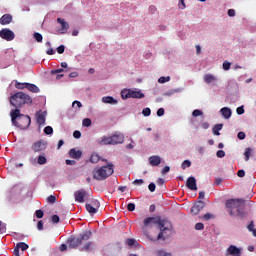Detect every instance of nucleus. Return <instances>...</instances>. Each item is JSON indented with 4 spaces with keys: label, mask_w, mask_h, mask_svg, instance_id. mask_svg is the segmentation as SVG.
<instances>
[{
    "label": "nucleus",
    "mask_w": 256,
    "mask_h": 256,
    "mask_svg": "<svg viewBox=\"0 0 256 256\" xmlns=\"http://www.w3.org/2000/svg\"><path fill=\"white\" fill-rule=\"evenodd\" d=\"M12 123L19 129H28L31 125V117L21 114L20 109H15L10 112Z\"/></svg>",
    "instance_id": "f257e3e1"
},
{
    "label": "nucleus",
    "mask_w": 256,
    "mask_h": 256,
    "mask_svg": "<svg viewBox=\"0 0 256 256\" xmlns=\"http://www.w3.org/2000/svg\"><path fill=\"white\" fill-rule=\"evenodd\" d=\"M159 225L160 227V233L157 236V239H163L165 240V237H163V232L167 231V227H165V220H159L157 222V219L155 217H148L146 219H144L143 221V227H142V231L144 233V235H146V237H148L147 234V227H153V225Z\"/></svg>",
    "instance_id": "f03ea898"
},
{
    "label": "nucleus",
    "mask_w": 256,
    "mask_h": 256,
    "mask_svg": "<svg viewBox=\"0 0 256 256\" xmlns=\"http://www.w3.org/2000/svg\"><path fill=\"white\" fill-rule=\"evenodd\" d=\"M10 103L12 107L16 109H21L24 105H31L33 103V99L29 94H25L24 92H17L10 98Z\"/></svg>",
    "instance_id": "7ed1b4c3"
},
{
    "label": "nucleus",
    "mask_w": 256,
    "mask_h": 256,
    "mask_svg": "<svg viewBox=\"0 0 256 256\" xmlns=\"http://www.w3.org/2000/svg\"><path fill=\"white\" fill-rule=\"evenodd\" d=\"M91 235V231H85L78 236H71L70 238L67 239L66 243L69 249H77L79 245H83L85 241H89V239H91Z\"/></svg>",
    "instance_id": "20e7f679"
},
{
    "label": "nucleus",
    "mask_w": 256,
    "mask_h": 256,
    "mask_svg": "<svg viewBox=\"0 0 256 256\" xmlns=\"http://www.w3.org/2000/svg\"><path fill=\"white\" fill-rule=\"evenodd\" d=\"M113 171V164L102 166L93 171V179H96V181H105L107 177H111Z\"/></svg>",
    "instance_id": "39448f33"
},
{
    "label": "nucleus",
    "mask_w": 256,
    "mask_h": 256,
    "mask_svg": "<svg viewBox=\"0 0 256 256\" xmlns=\"http://www.w3.org/2000/svg\"><path fill=\"white\" fill-rule=\"evenodd\" d=\"M125 141V135L123 133L115 132L112 136L102 137L101 141H99L100 145H119L121 143H124Z\"/></svg>",
    "instance_id": "423d86ee"
},
{
    "label": "nucleus",
    "mask_w": 256,
    "mask_h": 256,
    "mask_svg": "<svg viewBox=\"0 0 256 256\" xmlns=\"http://www.w3.org/2000/svg\"><path fill=\"white\" fill-rule=\"evenodd\" d=\"M243 205H245V200L243 199H230L226 201V209L231 217L235 215V209L237 211L240 207H243Z\"/></svg>",
    "instance_id": "0eeeda50"
},
{
    "label": "nucleus",
    "mask_w": 256,
    "mask_h": 256,
    "mask_svg": "<svg viewBox=\"0 0 256 256\" xmlns=\"http://www.w3.org/2000/svg\"><path fill=\"white\" fill-rule=\"evenodd\" d=\"M31 149L34 153L45 151L47 149V142L45 140H38L32 144Z\"/></svg>",
    "instance_id": "6e6552de"
},
{
    "label": "nucleus",
    "mask_w": 256,
    "mask_h": 256,
    "mask_svg": "<svg viewBox=\"0 0 256 256\" xmlns=\"http://www.w3.org/2000/svg\"><path fill=\"white\" fill-rule=\"evenodd\" d=\"M0 37L1 39H5V41H13L15 39V33L9 30V28H3L0 31Z\"/></svg>",
    "instance_id": "1a4fd4ad"
},
{
    "label": "nucleus",
    "mask_w": 256,
    "mask_h": 256,
    "mask_svg": "<svg viewBox=\"0 0 256 256\" xmlns=\"http://www.w3.org/2000/svg\"><path fill=\"white\" fill-rule=\"evenodd\" d=\"M85 197H87V190L80 189L74 192V199L76 203H85Z\"/></svg>",
    "instance_id": "9d476101"
},
{
    "label": "nucleus",
    "mask_w": 256,
    "mask_h": 256,
    "mask_svg": "<svg viewBox=\"0 0 256 256\" xmlns=\"http://www.w3.org/2000/svg\"><path fill=\"white\" fill-rule=\"evenodd\" d=\"M203 209H205V203L200 200L192 206L191 213L194 215H199Z\"/></svg>",
    "instance_id": "9b49d317"
},
{
    "label": "nucleus",
    "mask_w": 256,
    "mask_h": 256,
    "mask_svg": "<svg viewBox=\"0 0 256 256\" xmlns=\"http://www.w3.org/2000/svg\"><path fill=\"white\" fill-rule=\"evenodd\" d=\"M46 117H47V111H38L36 113V123L38 125H45Z\"/></svg>",
    "instance_id": "f8f14e48"
},
{
    "label": "nucleus",
    "mask_w": 256,
    "mask_h": 256,
    "mask_svg": "<svg viewBox=\"0 0 256 256\" xmlns=\"http://www.w3.org/2000/svg\"><path fill=\"white\" fill-rule=\"evenodd\" d=\"M186 187L190 189V191H197V179L191 176L186 181Z\"/></svg>",
    "instance_id": "ddd939ff"
},
{
    "label": "nucleus",
    "mask_w": 256,
    "mask_h": 256,
    "mask_svg": "<svg viewBox=\"0 0 256 256\" xmlns=\"http://www.w3.org/2000/svg\"><path fill=\"white\" fill-rule=\"evenodd\" d=\"M226 255H231V256H241V249H239L235 245H230L227 249V254Z\"/></svg>",
    "instance_id": "4468645a"
},
{
    "label": "nucleus",
    "mask_w": 256,
    "mask_h": 256,
    "mask_svg": "<svg viewBox=\"0 0 256 256\" xmlns=\"http://www.w3.org/2000/svg\"><path fill=\"white\" fill-rule=\"evenodd\" d=\"M82 156H83V152H81V150H77V149H75V148H72V149H70V151H69V157H70L71 159H77V160H79V159H81Z\"/></svg>",
    "instance_id": "2eb2a0df"
},
{
    "label": "nucleus",
    "mask_w": 256,
    "mask_h": 256,
    "mask_svg": "<svg viewBox=\"0 0 256 256\" xmlns=\"http://www.w3.org/2000/svg\"><path fill=\"white\" fill-rule=\"evenodd\" d=\"M57 23L61 24L60 32L67 33L69 31V22L65 21L63 18H58Z\"/></svg>",
    "instance_id": "dca6fc26"
},
{
    "label": "nucleus",
    "mask_w": 256,
    "mask_h": 256,
    "mask_svg": "<svg viewBox=\"0 0 256 256\" xmlns=\"http://www.w3.org/2000/svg\"><path fill=\"white\" fill-rule=\"evenodd\" d=\"M148 161L152 167H157V166L161 165V157H159L157 155L150 156Z\"/></svg>",
    "instance_id": "f3484780"
},
{
    "label": "nucleus",
    "mask_w": 256,
    "mask_h": 256,
    "mask_svg": "<svg viewBox=\"0 0 256 256\" xmlns=\"http://www.w3.org/2000/svg\"><path fill=\"white\" fill-rule=\"evenodd\" d=\"M143 97H145V94L141 90H130V99H143Z\"/></svg>",
    "instance_id": "a211bd4d"
},
{
    "label": "nucleus",
    "mask_w": 256,
    "mask_h": 256,
    "mask_svg": "<svg viewBox=\"0 0 256 256\" xmlns=\"http://www.w3.org/2000/svg\"><path fill=\"white\" fill-rule=\"evenodd\" d=\"M204 83H207V85H210V83H217V76L213 74L204 75Z\"/></svg>",
    "instance_id": "6ab92c4d"
},
{
    "label": "nucleus",
    "mask_w": 256,
    "mask_h": 256,
    "mask_svg": "<svg viewBox=\"0 0 256 256\" xmlns=\"http://www.w3.org/2000/svg\"><path fill=\"white\" fill-rule=\"evenodd\" d=\"M102 103L108 105H117L118 101L115 98H113V96H104L102 97Z\"/></svg>",
    "instance_id": "aec40b11"
},
{
    "label": "nucleus",
    "mask_w": 256,
    "mask_h": 256,
    "mask_svg": "<svg viewBox=\"0 0 256 256\" xmlns=\"http://www.w3.org/2000/svg\"><path fill=\"white\" fill-rule=\"evenodd\" d=\"M11 21H13V16H11V14H4L0 18V23L2 25H9V23H11Z\"/></svg>",
    "instance_id": "412c9836"
},
{
    "label": "nucleus",
    "mask_w": 256,
    "mask_h": 256,
    "mask_svg": "<svg viewBox=\"0 0 256 256\" xmlns=\"http://www.w3.org/2000/svg\"><path fill=\"white\" fill-rule=\"evenodd\" d=\"M220 113L224 119H231L232 112L229 107L221 108Z\"/></svg>",
    "instance_id": "4be33fe9"
},
{
    "label": "nucleus",
    "mask_w": 256,
    "mask_h": 256,
    "mask_svg": "<svg viewBox=\"0 0 256 256\" xmlns=\"http://www.w3.org/2000/svg\"><path fill=\"white\" fill-rule=\"evenodd\" d=\"M26 89L30 91L31 93H39L40 89L37 85L28 83L26 86Z\"/></svg>",
    "instance_id": "5701e85b"
},
{
    "label": "nucleus",
    "mask_w": 256,
    "mask_h": 256,
    "mask_svg": "<svg viewBox=\"0 0 256 256\" xmlns=\"http://www.w3.org/2000/svg\"><path fill=\"white\" fill-rule=\"evenodd\" d=\"M221 129H223V124H216L213 128H212V133L213 135H221V133L219 131H221Z\"/></svg>",
    "instance_id": "b1692460"
},
{
    "label": "nucleus",
    "mask_w": 256,
    "mask_h": 256,
    "mask_svg": "<svg viewBox=\"0 0 256 256\" xmlns=\"http://www.w3.org/2000/svg\"><path fill=\"white\" fill-rule=\"evenodd\" d=\"M122 99H131V89H125L121 91Z\"/></svg>",
    "instance_id": "393cba45"
},
{
    "label": "nucleus",
    "mask_w": 256,
    "mask_h": 256,
    "mask_svg": "<svg viewBox=\"0 0 256 256\" xmlns=\"http://www.w3.org/2000/svg\"><path fill=\"white\" fill-rule=\"evenodd\" d=\"M253 153V150L248 147V148H245V151H244V160L245 161H249V159L251 158V154Z\"/></svg>",
    "instance_id": "a878e982"
},
{
    "label": "nucleus",
    "mask_w": 256,
    "mask_h": 256,
    "mask_svg": "<svg viewBox=\"0 0 256 256\" xmlns=\"http://www.w3.org/2000/svg\"><path fill=\"white\" fill-rule=\"evenodd\" d=\"M126 245H128V247H137V245H139V243L137 242V240H135L133 238H129L126 240Z\"/></svg>",
    "instance_id": "bb28decb"
},
{
    "label": "nucleus",
    "mask_w": 256,
    "mask_h": 256,
    "mask_svg": "<svg viewBox=\"0 0 256 256\" xmlns=\"http://www.w3.org/2000/svg\"><path fill=\"white\" fill-rule=\"evenodd\" d=\"M86 211H88V213H91L92 215H95V213H97V208L91 204H86Z\"/></svg>",
    "instance_id": "cd10ccee"
},
{
    "label": "nucleus",
    "mask_w": 256,
    "mask_h": 256,
    "mask_svg": "<svg viewBox=\"0 0 256 256\" xmlns=\"http://www.w3.org/2000/svg\"><path fill=\"white\" fill-rule=\"evenodd\" d=\"M16 247L18 249H21V251H27V249H29V245H27V243L25 242H19L16 244Z\"/></svg>",
    "instance_id": "c85d7f7f"
},
{
    "label": "nucleus",
    "mask_w": 256,
    "mask_h": 256,
    "mask_svg": "<svg viewBox=\"0 0 256 256\" xmlns=\"http://www.w3.org/2000/svg\"><path fill=\"white\" fill-rule=\"evenodd\" d=\"M199 219H203L204 221H211V219H215V215L211 213H206L203 216H200Z\"/></svg>",
    "instance_id": "c756f323"
},
{
    "label": "nucleus",
    "mask_w": 256,
    "mask_h": 256,
    "mask_svg": "<svg viewBox=\"0 0 256 256\" xmlns=\"http://www.w3.org/2000/svg\"><path fill=\"white\" fill-rule=\"evenodd\" d=\"M101 157H99V154L94 153L90 157V163H99Z\"/></svg>",
    "instance_id": "7c9ffc66"
},
{
    "label": "nucleus",
    "mask_w": 256,
    "mask_h": 256,
    "mask_svg": "<svg viewBox=\"0 0 256 256\" xmlns=\"http://www.w3.org/2000/svg\"><path fill=\"white\" fill-rule=\"evenodd\" d=\"M93 247V242H87L81 249V251H91Z\"/></svg>",
    "instance_id": "2f4dec72"
},
{
    "label": "nucleus",
    "mask_w": 256,
    "mask_h": 256,
    "mask_svg": "<svg viewBox=\"0 0 256 256\" xmlns=\"http://www.w3.org/2000/svg\"><path fill=\"white\" fill-rule=\"evenodd\" d=\"M37 163L38 165H45L47 163V158L45 156H38V159H37Z\"/></svg>",
    "instance_id": "473e14b6"
},
{
    "label": "nucleus",
    "mask_w": 256,
    "mask_h": 256,
    "mask_svg": "<svg viewBox=\"0 0 256 256\" xmlns=\"http://www.w3.org/2000/svg\"><path fill=\"white\" fill-rule=\"evenodd\" d=\"M34 39L37 41V43H41L43 41V35L39 32H35L33 34Z\"/></svg>",
    "instance_id": "72a5a7b5"
},
{
    "label": "nucleus",
    "mask_w": 256,
    "mask_h": 256,
    "mask_svg": "<svg viewBox=\"0 0 256 256\" xmlns=\"http://www.w3.org/2000/svg\"><path fill=\"white\" fill-rule=\"evenodd\" d=\"M27 85H28L27 82L21 83V82L16 81V83H15L16 89H27Z\"/></svg>",
    "instance_id": "f704fd0d"
},
{
    "label": "nucleus",
    "mask_w": 256,
    "mask_h": 256,
    "mask_svg": "<svg viewBox=\"0 0 256 256\" xmlns=\"http://www.w3.org/2000/svg\"><path fill=\"white\" fill-rule=\"evenodd\" d=\"M169 81H171V77L170 76H162L158 79V83H169Z\"/></svg>",
    "instance_id": "c9c22d12"
},
{
    "label": "nucleus",
    "mask_w": 256,
    "mask_h": 256,
    "mask_svg": "<svg viewBox=\"0 0 256 256\" xmlns=\"http://www.w3.org/2000/svg\"><path fill=\"white\" fill-rule=\"evenodd\" d=\"M35 215H36L37 219H43V217L45 216V212H43V210L39 209V210H36Z\"/></svg>",
    "instance_id": "e433bc0d"
},
{
    "label": "nucleus",
    "mask_w": 256,
    "mask_h": 256,
    "mask_svg": "<svg viewBox=\"0 0 256 256\" xmlns=\"http://www.w3.org/2000/svg\"><path fill=\"white\" fill-rule=\"evenodd\" d=\"M179 91H181L180 89H172V90H169L165 93V95L167 97H171V95H175V93H179Z\"/></svg>",
    "instance_id": "4c0bfd02"
},
{
    "label": "nucleus",
    "mask_w": 256,
    "mask_h": 256,
    "mask_svg": "<svg viewBox=\"0 0 256 256\" xmlns=\"http://www.w3.org/2000/svg\"><path fill=\"white\" fill-rule=\"evenodd\" d=\"M196 231H203L205 229V225L201 222L195 224Z\"/></svg>",
    "instance_id": "58836bf2"
},
{
    "label": "nucleus",
    "mask_w": 256,
    "mask_h": 256,
    "mask_svg": "<svg viewBox=\"0 0 256 256\" xmlns=\"http://www.w3.org/2000/svg\"><path fill=\"white\" fill-rule=\"evenodd\" d=\"M236 213H237V216L240 217V219H243V217H245L246 215L241 207L236 210Z\"/></svg>",
    "instance_id": "ea45409f"
},
{
    "label": "nucleus",
    "mask_w": 256,
    "mask_h": 256,
    "mask_svg": "<svg viewBox=\"0 0 256 256\" xmlns=\"http://www.w3.org/2000/svg\"><path fill=\"white\" fill-rule=\"evenodd\" d=\"M44 133H45L46 135H53V127H51V126H46V127L44 128Z\"/></svg>",
    "instance_id": "a19ab883"
},
{
    "label": "nucleus",
    "mask_w": 256,
    "mask_h": 256,
    "mask_svg": "<svg viewBox=\"0 0 256 256\" xmlns=\"http://www.w3.org/2000/svg\"><path fill=\"white\" fill-rule=\"evenodd\" d=\"M82 125H83V127H91V119L85 118V119L82 121Z\"/></svg>",
    "instance_id": "79ce46f5"
},
{
    "label": "nucleus",
    "mask_w": 256,
    "mask_h": 256,
    "mask_svg": "<svg viewBox=\"0 0 256 256\" xmlns=\"http://www.w3.org/2000/svg\"><path fill=\"white\" fill-rule=\"evenodd\" d=\"M142 115H144V117H149V115H151V108H144L142 110Z\"/></svg>",
    "instance_id": "37998d69"
},
{
    "label": "nucleus",
    "mask_w": 256,
    "mask_h": 256,
    "mask_svg": "<svg viewBox=\"0 0 256 256\" xmlns=\"http://www.w3.org/2000/svg\"><path fill=\"white\" fill-rule=\"evenodd\" d=\"M181 167L182 169H187V167H191V162L189 160H184Z\"/></svg>",
    "instance_id": "c03bdc74"
},
{
    "label": "nucleus",
    "mask_w": 256,
    "mask_h": 256,
    "mask_svg": "<svg viewBox=\"0 0 256 256\" xmlns=\"http://www.w3.org/2000/svg\"><path fill=\"white\" fill-rule=\"evenodd\" d=\"M192 115L194 117H201V115H203V111L199 110V109H196L192 112Z\"/></svg>",
    "instance_id": "a18cd8bd"
},
{
    "label": "nucleus",
    "mask_w": 256,
    "mask_h": 256,
    "mask_svg": "<svg viewBox=\"0 0 256 256\" xmlns=\"http://www.w3.org/2000/svg\"><path fill=\"white\" fill-rule=\"evenodd\" d=\"M57 53H59V55H63V53H65V45H60L57 49H56Z\"/></svg>",
    "instance_id": "49530a36"
},
{
    "label": "nucleus",
    "mask_w": 256,
    "mask_h": 256,
    "mask_svg": "<svg viewBox=\"0 0 256 256\" xmlns=\"http://www.w3.org/2000/svg\"><path fill=\"white\" fill-rule=\"evenodd\" d=\"M56 201H57V197H55L54 195H50L47 197L48 203H55Z\"/></svg>",
    "instance_id": "de8ad7c7"
},
{
    "label": "nucleus",
    "mask_w": 256,
    "mask_h": 256,
    "mask_svg": "<svg viewBox=\"0 0 256 256\" xmlns=\"http://www.w3.org/2000/svg\"><path fill=\"white\" fill-rule=\"evenodd\" d=\"M223 69H224V71H229V69H231V62L225 61L223 63Z\"/></svg>",
    "instance_id": "09e8293b"
},
{
    "label": "nucleus",
    "mask_w": 256,
    "mask_h": 256,
    "mask_svg": "<svg viewBox=\"0 0 256 256\" xmlns=\"http://www.w3.org/2000/svg\"><path fill=\"white\" fill-rule=\"evenodd\" d=\"M216 157H218L219 159H223V157H225V151L218 150L216 153Z\"/></svg>",
    "instance_id": "8fccbe9b"
},
{
    "label": "nucleus",
    "mask_w": 256,
    "mask_h": 256,
    "mask_svg": "<svg viewBox=\"0 0 256 256\" xmlns=\"http://www.w3.org/2000/svg\"><path fill=\"white\" fill-rule=\"evenodd\" d=\"M157 188V186L155 185V183L151 182L149 185H148V189L151 193H154L155 189Z\"/></svg>",
    "instance_id": "3c124183"
},
{
    "label": "nucleus",
    "mask_w": 256,
    "mask_h": 256,
    "mask_svg": "<svg viewBox=\"0 0 256 256\" xmlns=\"http://www.w3.org/2000/svg\"><path fill=\"white\" fill-rule=\"evenodd\" d=\"M248 231H250L251 233H253V231H255V224L253 221L250 222V224L247 226Z\"/></svg>",
    "instance_id": "603ef678"
},
{
    "label": "nucleus",
    "mask_w": 256,
    "mask_h": 256,
    "mask_svg": "<svg viewBox=\"0 0 256 256\" xmlns=\"http://www.w3.org/2000/svg\"><path fill=\"white\" fill-rule=\"evenodd\" d=\"M51 221L52 223H59V221H61V218H59V215H53L51 217Z\"/></svg>",
    "instance_id": "864d4df0"
},
{
    "label": "nucleus",
    "mask_w": 256,
    "mask_h": 256,
    "mask_svg": "<svg viewBox=\"0 0 256 256\" xmlns=\"http://www.w3.org/2000/svg\"><path fill=\"white\" fill-rule=\"evenodd\" d=\"M73 137H74L75 139H81V131L75 130V131L73 132Z\"/></svg>",
    "instance_id": "5fc2aeb1"
},
{
    "label": "nucleus",
    "mask_w": 256,
    "mask_h": 256,
    "mask_svg": "<svg viewBox=\"0 0 256 256\" xmlns=\"http://www.w3.org/2000/svg\"><path fill=\"white\" fill-rule=\"evenodd\" d=\"M236 113L238 115H243V113H245V108H243V106H240L236 109Z\"/></svg>",
    "instance_id": "6e6d98bb"
},
{
    "label": "nucleus",
    "mask_w": 256,
    "mask_h": 256,
    "mask_svg": "<svg viewBox=\"0 0 256 256\" xmlns=\"http://www.w3.org/2000/svg\"><path fill=\"white\" fill-rule=\"evenodd\" d=\"M164 115H165V109L159 108V109L157 110V116H158V117H163Z\"/></svg>",
    "instance_id": "4d7b16f0"
},
{
    "label": "nucleus",
    "mask_w": 256,
    "mask_h": 256,
    "mask_svg": "<svg viewBox=\"0 0 256 256\" xmlns=\"http://www.w3.org/2000/svg\"><path fill=\"white\" fill-rule=\"evenodd\" d=\"M169 171H171V168L169 166H165L162 170H161V174L162 175H166V173H169Z\"/></svg>",
    "instance_id": "13d9d810"
},
{
    "label": "nucleus",
    "mask_w": 256,
    "mask_h": 256,
    "mask_svg": "<svg viewBox=\"0 0 256 256\" xmlns=\"http://www.w3.org/2000/svg\"><path fill=\"white\" fill-rule=\"evenodd\" d=\"M127 209H128V211H135V204L134 203H129L128 205H127Z\"/></svg>",
    "instance_id": "bf43d9fd"
},
{
    "label": "nucleus",
    "mask_w": 256,
    "mask_h": 256,
    "mask_svg": "<svg viewBox=\"0 0 256 256\" xmlns=\"http://www.w3.org/2000/svg\"><path fill=\"white\" fill-rule=\"evenodd\" d=\"M63 71H65V70L63 68H60V69L52 70L51 74L52 75H57V73H63Z\"/></svg>",
    "instance_id": "052dcab7"
},
{
    "label": "nucleus",
    "mask_w": 256,
    "mask_h": 256,
    "mask_svg": "<svg viewBox=\"0 0 256 256\" xmlns=\"http://www.w3.org/2000/svg\"><path fill=\"white\" fill-rule=\"evenodd\" d=\"M237 137L238 139H240V141H243V139H245L246 137L245 132H239Z\"/></svg>",
    "instance_id": "680f3d73"
},
{
    "label": "nucleus",
    "mask_w": 256,
    "mask_h": 256,
    "mask_svg": "<svg viewBox=\"0 0 256 256\" xmlns=\"http://www.w3.org/2000/svg\"><path fill=\"white\" fill-rule=\"evenodd\" d=\"M37 229H38V231H43V221L42 220L38 221Z\"/></svg>",
    "instance_id": "e2e57ef3"
},
{
    "label": "nucleus",
    "mask_w": 256,
    "mask_h": 256,
    "mask_svg": "<svg viewBox=\"0 0 256 256\" xmlns=\"http://www.w3.org/2000/svg\"><path fill=\"white\" fill-rule=\"evenodd\" d=\"M149 11H150V13L155 14V13H157V7L152 5L149 7Z\"/></svg>",
    "instance_id": "0e129e2a"
},
{
    "label": "nucleus",
    "mask_w": 256,
    "mask_h": 256,
    "mask_svg": "<svg viewBox=\"0 0 256 256\" xmlns=\"http://www.w3.org/2000/svg\"><path fill=\"white\" fill-rule=\"evenodd\" d=\"M221 183H223V179L222 178H216L214 181V185H221Z\"/></svg>",
    "instance_id": "69168bd1"
},
{
    "label": "nucleus",
    "mask_w": 256,
    "mask_h": 256,
    "mask_svg": "<svg viewBox=\"0 0 256 256\" xmlns=\"http://www.w3.org/2000/svg\"><path fill=\"white\" fill-rule=\"evenodd\" d=\"M91 205L97 209L99 207V201L93 200Z\"/></svg>",
    "instance_id": "338daca9"
},
{
    "label": "nucleus",
    "mask_w": 256,
    "mask_h": 256,
    "mask_svg": "<svg viewBox=\"0 0 256 256\" xmlns=\"http://www.w3.org/2000/svg\"><path fill=\"white\" fill-rule=\"evenodd\" d=\"M237 175L239 177H244L245 176V170H238Z\"/></svg>",
    "instance_id": "774afa93"
}]
</instances>
